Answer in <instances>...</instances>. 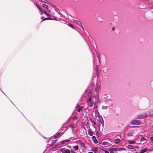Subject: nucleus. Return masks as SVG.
Masks as SVG:
<instances>
[{"instance_id": "4be33fe9", "label": "nucleus", "mask_w": 153, "mask_h": 153, "mask_svg": "<svg viewBox=\"0 0 153 153\" xmlns=\"http://www.w3.org/2000/svg\"><path fill=\"white\" fill-rule=\"evenodd\" d=\"M68 25V26H69V27H71V28H73V29H74L75 27H74V26H73L71 24V23H69Z\"/></svg>"}, {"instance_id": "7ed1b4c3", "label": "nucleus", "mask_w": 153, "mask_h": 153, "mask_svg": "<svg viewBox=\"0 0 153 153\" xmlns=\"http://www.w3.org/2000/svg\"><path fill=\"white\" fill-rule=\"evenodd\" d=\"M60 151L62 153H70L71 151L68 149H66L65 148H63L61 149Z\"/></svg>"}, {"instance_id": "2eb2a0df", "label": "nucleus", "mask_w": 153, "mask_h": 153, "mask_svg": "<svg viewBox=\"0 0 153 153\" xmlns=\"http://www.w3.org/2000/svg\"><path fill=\"white\" fill-rule=\"evenodd\" d=\"M92 138L94 140V142L95 143H98L97 140L96 139L95 137H93Z\"/></svg>"}, {"instance_id": "0eeeda50", "label": "nucleus", "mask_w": 153, "mask_h": 153, "mask_svg": "<svg viewBox=\"0 0 153 153\" xmlns=\"http://www.w3.org/2000/svg\"><path fill=\"white\" fill-rule=\"evenodd\" d=\"M100 123L103 125V120L102 117H101V120H99L97 123L98 126L99 127H100Z\"/></svg>"}, {"instance_id": "412c9836", "label": "nucleus", "mask_w": 153, "mask_h": 153, "mask_svg": "<svg viewBox=\"0 0 153 153\" xmlns=\"http://www.w3.org/2000/svg\"><path fill=\"white\" fill-rule=\"evenodd\" d=\"M92 150L95 153H96L97 150V149L96 148H93L92 149Z\"/></svg>"}, {"instance_id": "393cba45", "label": "nucleus", "mask_w": 153, "mask_h": 153, "mask_svg": "<svg viewBox=\"0 0 153 153\" xmlns=\"http://www.w3.org/2000/svg\"><path fill=\"white\" fill-rule=\"evenodd\" d=\"M82 142V141L81 140H77L76 141V143L78 144H79V145Z\"/></svg>"}, {"instance_id": "4468645a", "label": "nucleus", "mask_w": 153, "mask_h": 153, "mask_svg": "<svg viewBox=\"0 0 153 153\" xmlns=\"http://www.w3.org/2000/svg\"><path fill=\"white\" fill-rule=\"evenodd\" d=\"M127 147L129 149H133L134 148L133 146L130 145H128Z\"/></svg>"}, {"instance_id": "b1692460", "label": "nucleus", "mask_w": 153, "mask_h": 153, "mask_svg": "<svg viewBox=\"0 0 153 153\" xmlns=\"http://www.w3.org/2000/svg\"><path fill=\"white\" fill-rule=\"evenodd\" d=\"M44 13L47 16H51V15L48 14L45 11H44Z\"/></svg>"}, {"instance_id": "6ab92c4d", "label": "nucleus", "mask_w": 153, "mask_h": 153, "mask_svg": "<svg viewBox=\"0 0 153 153\" xmlns=\"http://www.w3.org/2000/svg\"><path fill=\"white\" fill-rule=\"evenodd\" d=\"M73 148L76 150L78 149L79 147L77 145L76 146H74L73 147Z\"/></svg>"}, {"instance_id": "f8f14e48", "label": "nucleus", "mask_w": 153, "mask_h": 153, "mask_svg": "<svg viewBox=\"0 0 153 153\" xmlns=\"http://www.w3.org/2000/svg\"><path fill=\"white\" fill-rule=\"evenodd\" d=\"M147 151V148H144L143 149H141L140 150V153H144L146 152Z\"/></svg>"}, {"instance_id": "f3484780", "label": "nucleus", "mask_w": 153, "mask_h": 153, "mask_svg": "<svg viewBox=\"0 0 153 153\" xmlns=\"http://www.w3.org/2000/svg\"><path fill=\"white\" fill-rule=\"evenodd\" d=\"M146 140V138L144 137H141L140 138V141L141 142H145Z\"/></svg>"}, {"instance_id": "5701e85b", "label": "nucleus", "mask_w": 153, "mask_h": 153, "mask_svg": "<svg viewBox=\"0 0 153 153\" xmlns=\"http://www.w3.org/2000/svg\"><path fill=\"white\" fill-rule=\"evenodd\" d=\"M112 150H113L114 152V151H117L118 150V148H111V149Z\"/></svg>"}, {"instance_id": "ea45409f", "label": "nucleus", "mask_w": 153, "mask_h": 153, "mask_svg": "<svg viewBox=\"0 0 153 153\" xmlns=\"http://www.w3.org/2000/svg\"><path fill=\"white\" fill-rule=\"evenodd\" d=\"M88 153H93L92 152H89Z\"/></svg>"}, {"instance_id": "f03ea898", "label": "nucleus", "mask_w": 153, "mask_h": 153, "mask_svg": "<svg viewBox=\"0 0 153 153\" xmlns=\"http://www.w3.org/2000/svg\"><path fill=\"white\" fill-rule=\"evenodd\" d=\"M136 130H131L128 133L127 135L128 136H131L132 135L136 136L137 134V133H136Z\"/></svg>"}, {"instance_id": "423d86ee", "label": "nucleus", "mask_w": 153, "mask_h": 153, "mask_svg": "<svg viewBox=\"0 0 153 153\" xmlns=\"http://www.w3.org/2000/svg\"><path fill=\"white\" fill-rule=\"evenodd\" d=\"M79 107V105H77L76 106V108L77 109L76 110L79 112H80L81 111H82L83 107L82 106H81L80 107Z\"/></svg>"}, {"instance_id": "aec40b11", "label": "nucleus", "mask_w": 153, "mask_h": 153, "mask_svg": "<svg viewBox=\"0 0 153 153\" xmlns=\"http://www.w3.org/2000/svg\"><path fill=\"white\" fill-rule=\"evenodd\" d=\"M102 144L105 147L107 146L108 145V143L107 142H103Z\"/></svg>"}, {"instance_id": "c85d7f7f", "label": "nucleus", "mask_w": 153, "mask_h": 153, "mask_svg": "<svg viewBox=\"0 0 153 153\" xmlns=\"http://www.w3.org/2000/svg\"><path fill=\"white\" fill-rule=\"evenodd\" d=\"M91 123H94V124L95 125H96V123L94 121V120H91Z\"/></svg>"}, {"instance_id": "72a5a7b5", "label": "nucleus", "mask_w": 153, "mask_h": 153, "mask_svg": "<svg viewBox=\"0 0 153 153\" xmlns=\"http://www.w3.org/2000/svg\"><path fill=\"white\" fill-rule=\"evenodd\" d=\"M65 142V140H63V141H62L61 142V144H64Z\"/></svg>"}, {"instance_id": "dca6fc26", "label": "nucleus", "mask_w": 153, "mask_h": 153, "mask_svg": "<svg viewBox=\"0 0 153 153\" xmlns=\"http://www.w3.org/2000/svg\"><path fill=\"white\" fill-rule=\"evenodd\" d=\"M80 146L82 147H84V148L85 149L86 148V147L85 146V144H84V143H83L82 142H82L81 143H80V144H79Z\"/></svg>"}, {"instance_id": "ddd939ff", "label": "nucleus", "mask_w": 153, "mask_h": 153, "mask_svg": "<svg viewBox=\"0 0 153 153\" xmlns=\"http://www.w3.org/2000/svg\"><path fill=\"white\" fill-rule=\"evenodd\" d=\"M146 117V114H144V115H142V116L140 115L139 116L138 118H140V119H143V118H145Z\"/></svg>"}, {"instance_id": "a878e982", "label": "nucleus", "mask_w": 153, "mask_h": 153, "mask_svg": "<svg viewBox=\"0 0 153 153\" xmlns=\"http://www.w3.org/2000/svg\"><path fill=\"white\" fill-rule=\"evenodd\" d=\"M129 143L130 144H133L135 143V142L132 140H129Z\"/></svg>"}, {"instance_id": "f257e3e1", "label": "nucleus", "mask_w": 153, "mask_h": 153, "mask_svg": "<svg viewBox=\"0 0 153 153\" xmlns=\"http://www.w3.org/2000/svg\"><path fill=\"white\" fill-rule=\"evenodd\" d=\"M86 102L88 106L92 107L94 105V108H97V106L95 105V104L99 102V97L97 95L93 96L92 97H90L87 99Z\"/></svg>"}, {"instance_id": "473e14b6", "label": "nucleus", "mask_w": 153, "mask_h": 153, "mask_svg": "<svg viewBox=\"0 0 153 153\" xmlns=\"http://www.w3.org/2000/svg\"><path fill=\"white\" fill-rule=\"evenodd\" d=\"M150 140L152 142H153V137H150Z\"/></svg>"}, {"instance_id": "2f4dec72", "label": "nucleus", "mask_w": 153, "mask_h": 153, "mask_svg": "<svg viewBox=\"0 0 153 153\" xmlns=\"http://www.w3.org/2000/svg\"><path fill=\"white\" fill-rule=\"evenodd\" d=\"M109 150L110 152V153H114V152L113 150H112L111 149H110Z\"/></svg>"}, {"instance_id": "39448f33", "label": "nucleus", "mask_w": 153, "mask_h": 153, "mask_svg": "<svg viewBox=\"0 0 153 153\" xmlns=\"http://www.w3.org/2000/svg\"><path fill=\"white\" fill-rule=\"evenodd\" d=\"M74 24L78 25L79 26L82 28V26L80 22L76 20L74 21Z\"/></svg>"}, {"instance_id": "cd10ccee", "label": "nucleus", "mask_w": 153, "mask_h": 153, "mask_svg": "<svg viewBox=\"0 0 153 153\" xmlns=\"http://www.w3.org/2000/svg\"><path fill=\"white\" fill-rule=\"evenodd\" d=\"M69 127H70L71 129H73L74 128V124H71L70 126Z\"/></svg>"}, {"instance_id": "c9c22d12", "label": "nucleus", "mask_w": 153, "mask_h": 153, "mask_svg": "<svg viewBox=\"0 0 153 153\" xmlns=\"http://www.w3.org/2000/svg\"><path fill=\"white\" fill-rule=\"evenodd\" d=\"M73 120H74L75 119H76V117H73Z\"/></svg>"}, {"instance_id": "1a4fd4ad", "label": "nucleus", "mask_w": 153, "mask_h": 153, "mask_svg": "<svg viewBox=\"0 0 153 153\" xmlns=\"http://www.w3.org/2000/svg\"><path fill=\"white\" fill-rule=\"evenodd\" d=\"M62 135V134L61 133H58L54 136V139L57 138L60 136L61 135Z\"/></svg>"}, {"instance_id": "9b49d317", "label": "nucleus", "mask_w": 153, "mask_h": 153, "mask_svg": "<svg viewBox=\"0 0 153 153\" xmlns=\"http://www.w3.org/2000/svg\"><path fill=\"white\" fill-rule=\"evenodd\" d=\"M120 141L119 139H115L114 140V142L116 144H118Z\"/></svg>"}, {"instance_id": "6e6552de", "label": "nucleus", "mask_w": 153, "mask_h": 153, "mask_svg": "<svg viewBox=\"0 0 153 153\" xmlns=\"http://www.w3.org/2000/svg\"><path fill=\"white\" fill-rule=\"evenodd\" d=\"M41 19H42V21H44L45 20H52V19L50 17H48L46 18H44V17H41Z\"/></svg>"}, {"instance_id": "f704fd0d", "label": "nucleus", "mask_w": 153, "mask_h": 153, "mask_svg": "<svg viewBox=\"0 0 153 153\" xmlns=\"http://www.w3.org/2000/svg\"><path fill=\"white\" fill-rule=\"evenodd\" d=\"M46 10H47V12L48 13H50L51 12V10H49L48 8V9H47Z\"/></svg>"}, {"instance_id": "9d476101", "label": "nucleus", "mask_w": 153, "mask_h": 153, "mask_svg": "<svg viewBox=\"0 0 153 153\" xmlns=\"http://www.w3.org/2000/svg\"><path fill=\"white\" fill-rule=\"evenodd\" d=\"M88 134L90 136H93V133L92 131L91 130V129H89L88 130Z\"/></svg>"}, {"instance_id": "a19ab883", "label": "nucleus", "mask_w": 153, "mask_h": 153, "mask_svg": "<svg viewBox=\"0 0 153 153\" xmlns=\"http://www.w3.org/2000/svg\"><path fill=\"white\" fill-rule=\"evenodd\" d=\"M1 91L3 92V94H4V92H3L2 91Z\"/></svg>"}, {"instance_id": "c756f323", "label": "nucleus", "mask_w": 153, "mask_h": 153, "mask_svg": "<svg viewBox=\"0 0 153 153\" xmlns=\"http://www.w3.org/2000/svg\"><path fill=\"white\" fill-rule=\"evenodd\" d=\"M35 5L39 9H40V7H39V5H38L37 4L35 3Z\"/></svg>"}, {"instance_id": "4c0bfd02", "label": "nucleus", "mask_w": 153, "mask_h": 153, "mask_svg": "<svg viewBox=\"0 0 153 153\" xmlns=\"http://www.w3.org/2000/svg\"><path fill=\"white\" fill-rule=\"evenodd\" d=\"M53 19L54 20H57V18H56V17L54 18V19Z\"/></svg>"}, {"instance_id": "7c9ffc66", "label": "nucleus", "mask_w": 153, "mask_h": 153, "mask_svg": "<svg viewBox=\"0 0 153 153\" xmlns=\"http://www.w3.org/2000/svg\"><path fill=\"white\" fill-rule=\"evenodd\" d=\"M65 142H69L70 141V140L69 139H67V140H65Z\"/></svg>"}, {"instance_id": "20e7f679", "label": "nucleus", "mask_w": 153, "mask_h": 153, "mask_svg": "<svg viewBox=\"0 0 153 153\" xmlns=\"http://www.w3.org/2000/svg\"><path fill=\"white\" fill-rule=\"evenodd\" d=\"M131 123L134 125H138L140 124V122L138 120H134L131 122Z\"/></svg>"}, {"instance_id": "bb28decb", "label": "nucleus", "mask_w": 153, "mask_h": 153, "mask_svg": "<svg viewBox=\"0 0 153 153\" xmlns=\"http://www.w3.org/2000/svg\"><path fill=\"white\" fill-rule=\"evenodd\" d=\"M39 10L40 11V14L41 15H42L43 14V13H44V12L42 11V9L41 8L39 9Z\"/></svg>"}, {"instance_id": "e433bc0d", "label": "nucleus", "mask_w": 153, "mask_h": 153, "mask_svg": "<svg viewBox=\"0 0 153 153\" xmlns=\"http://www.w3.org/2000/svg\"><path fill=\"white\" fill-rule=\"evenodd\" d=\"M105 153H109V152L107 151H105Z\"/></svg>"}, {"instance_id": "a211bd4d", "label": "nucleus", "mask_w": 153, "mask_h": 153, "mask_svg": "<svg viewBox=\"0 0 153 153\" xmlns=\"http://www.w3.org/2000/svg\"><path fill=\"white\" fill-rule=\"evenodd\" d=\"M42 6L46 10L48 9V6L47 5L45 4H42Z\"/></svg>"}, {"instance_id": "58836bf2", "label": "nucleus", "mask_w": 153, "mask_h": 153, "mask_svg": "<svg viewBox=\"0 0 153 153\" xmlns=\"http://www.w3.org/2000/svg\"><path fill=\"white\" fill-rule=\"evenodd\" d=\"M136 147L137 148H139V147L138 146H136Z\"/></svg>"}]
</instances>
